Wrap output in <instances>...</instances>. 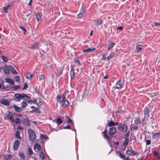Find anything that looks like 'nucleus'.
Here are the masks:
<instances>
[{
	"label": "nucleus",
	"mask_w": 160,
	"mask_h": 160,
	"mask_svg": "<svg viewBox=\"0 0 160 160\" xmlns=\"http://www.w3.org/2000/svg\"><path fill=\"white\" fill-rule=\"evenodd\" d=\"M20 143V142L19 140L16 139L15 140L13 147V148L14 151H16L18 150Z\"/></svg>",
	"instance_id": "obj_9"
},
{
	"label": "nucleus",
	"mask_w": 160,
	"mask_h": 160,
	"mask_svg": "<svg viewBox=\"0 0 160 160\" xmlns=\"http://www.w3.org/2000/svg\"><path fill=\"white\" fill-rule=\"evenodd\" d=\"M8 68L9 71H11L12 73L15 74H18V73L17 72V71L12 66L9 65Z\"/></svg>",
	"instance_id": "obj_15"
},
{
	"label": "nucleus",
	"mask_w": 160,
	"mask_h": 160,
	"mask_svg": "<svg viewBox=\"0 0 160 160\" xmlns=\"http://www.w3.org/2000/svg\"><path fill=\"white\" fill-rule=\"evenodd\" d=\"M2 58L3 61L5 62H7L8 61V59L5 56H2L1 57Z\"/></svg>",
	"instance_id": "obj_47"
},
{
	"label": "nucleus",
	"mask_w": 160,
	"mask_h": 160,
	"mask_svg": "<svg viewBox=\"0 0 160 160\" xmlns=\"http://www.w3.org/2000/svg\"><path fill=\"white\" fill-rule=\"evenodd\" d=\"M45 76L43 75H41L39 77V80H42L45 79Z\"/></svg>",
	"instance_id": "obj_55"
},
{
	"label": "nucleus",
	"mask_w": 160,
	"mask_h": 160,
	"mask_svg": "<svg viewBox=\"0 0 160 160\" xmlns=\"http://www.w3.org/2000/svg\"><path fill=\"white\" fill-rule=\"evenodd\" d=\"M18 154L20 156V157L22 159H24L25 158V156L23 152H20L18 153Z\"/></svg>",
	"instance_id": "obj_32"
},
{
	"label": "nucleus",
	"mask_w": 160,
	"mask_h": 160,
	"mask_svg": "<svg viewBox=\"0 0 160 160\" xmlns=\"http://www.w3.org/2000/svg\"><path fill=\"white\" fill-rule=\"evenodd\" d=\"M129 139L127 138H125L124 141L123 146L125 147H126L129 143Z\"/></svg>",
	"instance_id": "obj_29"
},
{
	"label": "nucleus",
	"mask_w": 160,
	"mask_h": 160,
	"mask_svg": "<svg viewBox=\"0 0 160 160\" xmlns=\"http://www.w3.org/2000/svg\"><path fill=\"white\" fill-rule=\"evenodd\" d=\"M19 28L24 32V34H25L26 32H27V29L26 28H25L22 26H19Z\"/></svg>",
	"instance_id": "obj_54"
},
{
	"label": "nucleus",
	"mask_w": 160,
	"mask_h": 160,
	"mask_svg": "<svg viewBox=\"0 0 160 160\" xmlns=\"http://www.w3.org/2000/svg\"><path fill=\"white\" fill-rule=\"evenodd\" d=\"M39 43L35 42L33 44L30 48L32 49H37L39 48Z\"/></svg>",
	"instance_id": "obj_16"
},
{
	"label": "nucleus",
	"mask_w": 160,
	"mask_h": 160,
	"mask_svg": "<svg viewBox=\"0 0 160 160\" xmlns=\"http://www.w3.org/2000/svg\"><path fill=\"white\" fill-rule=\"evenodd\" d=\"M30 98H27L25 99V102H27L28 103H30L31 102H32V100H30Z\"/></svg>",
	"instance_id": "obj_45"
},
{
	"label": "nucleus",
	"mask_w": 160,
	"mask_h": 160,
	"mask_svg": "<svg viewBox=\"0 0 160 160\" xmlns=\"http://www.w3.org/2000/svg\"><path fill=\"white\" fill-rule=\"evenodd\" d=\"M9 120L12 122L13 124V123H14V125H15V121L14 119L13 118L10 120Z\"/></svg>",
	"instance_id": "obj_62"
},
{
	"label": "nucleus",
	"mask_w": 160,
	"mask_h": 160,
	"mask_svg": "<svg viewBox=\"0 0 160 160\" xmlns=\"http://www.w3.org/2000/svg\"><path fill=\"white\" fill-rule=\"evenodd\" d=\"M15 122L16 124L19 123L20 122L21 120L19 118H17L15 119Z\"/></svg>",
	"instance_id": "obj_53"
},
{
	"label": "nucleus",
	"mask_w": 160,
	"mask_h": 160,
	"mask_svg": "<svg viewBox=\"0 0 160 160\" xmlns=\"http://www.w3.org/2000/svg\"><path fill=\"white\" fill-rule=\"evenodd\" d=\"M96 49V48H88L87 49L83 50L82 51L83 52H90L94 51Z\"/></svg>",
	"instance_id": "obj_25"
},
{
	"label": "nucleus",
	"mask_w": 160,
	"mask_h": 160,
	"mask_svg": "<svg viewBox=\"0 0 160 160\" xmlns=\"http://www.w3.org/2000/svg\"><path fill=\"white\" fill-rule=\"evenodd\" d=\"M25 76L27 78L31 79L34 76V75L32 73L27 72L25 74Z\"/></svg>",
	"instance_id": "obj_21"
},
{
	"label": "nucleus",
	"mask_w": 160,
	"mask_h": 160,
	"mask_svg": "<svg viewBox=\"0 0 160 160\" xmlns=\"http://www.w3.org/2000/svg\"><path fill=\"white\" fill-rule=\"evenodd\" d=\"M120 124L121 125H119L118 127V130L120 132L123 133L126 132L128 128L127 125L125 123L122 125L121 123Z\"/></svg>",
	"instance_id": "obj_3"
},
{
	"label": "nucleus",
	"mask_w": 160,
	"mask_h": 160,
	"mask_svg": "<svg viewBox=\"0 0 160 160\" xmlns=\"http://www.w3.org/2000/svg\"><path fill=\"white\" fill-rule=\"evenodd\" d=\"M14 79L15 81L17 82H18L20 81V78L18 76H14Z\"/></svg>",
	"instance_id": "obj_46"
},
{
	"label": "nucleus",
	"mask_w": 160,
	"mask_h": 160,
	"mask_svg": "<svg viewBox=\"0 0 160 160\" xmlns=\"http://www.w3.org/2000/svg\"><path fill=\"white\" fill-rule=\"evenodd\" d=\"M102 21L101 19H98L96 20V24L97 26L102 24Z\"/></svg>",
	"instance_id": "obj_36"
},
{
	"label": "nucleus",
	"mask_w": 160,
	"mask_h": 160,
	"mask_svg": "<svg viewBox=\"0 0 160 160\" xmlns=\"http://www.w3.org/2000/svg\"><path fill=\"white\" fill-rule=\"evenodd\" d=\"M154 154L156 157L160 158V153L159 152L155 151L154 152Z\"/></svg>",
	"instance_id": "obj_39"
},
{
	"label": "nucleus",
	"mask_w": 160,
	"mask_h": 160,
	"mask_svg": "<svg viewBox=\"0 0 160 160\" xmlns=\"http://www.w3.org/2000/svg\"><path fill=\"white\" fill-rule=\"evenodd\" d=\"M20 86L15 85L14 86H12V87L15 89H17L20 88Z\"/></svg>",
	"instance_id": "obj_61"
},
{
	"label": "nucleus",
	"mask_w": 160,
	"mask_h": 160,
	"mask_svg": "<svg viewBox=\"0 0 160 160\" xmlns=\"http://www.w3.org/2000/svg\"><path fill=\"white\" fill-rule=\"evenodd\" d=\"M108 126V125H107L106 126L104 130L102 132V133L103 134V136L104 138L106 140L109 141L111 140V139L109 136L106 134L107 132L108 128H107V127Z\"/></svg>",
	"instance_id": "obj_4"
},
{
	"label": "nucleus",
	"mask_w": 160,
	"mask_h": 160,
	"mask_svg": "<svg viewBox=\"0 0 160 160\" xmlns=\"http://www.w3.org/2000/svg\"><path fill=\"white\" fill-rule=\"evenodd\" d=\"M28 152L30 156L32 155L33 153V152L32 149L30 148H28Z\"/></svg>",
	"instance_id": "obj_48"
},
{
	"label": "nucleus",
	"mask_w": 160,
	"mask_h": 160,
	"mask_svg": "<svg viewBox=\"0 0 160 160\" xmlns=\"http://www.w3.org/2000/svg\"><path fill=\"white\" fill-rule=\"evenodd\" d=\"M126 153L128 155L132 156H135L136 155H138L139 154V152L133 150H130L128 148L126 151Z\"/></svg>",
	"instance_id": "obj_5"
},
{
	"label": "nucleus",
	"mask_w": 160,
	"mask_h": 160,
	"mask_svg": "<svg viewBox=\"0 0 160 160\" xmlns=\"http://www.w3.org/2000/svg\"><path fill=\"white\" fill-rule=\"evenodd\" d=\"M13 107L15 111L16 112H20L22 111V109L20 108L17 106L15 105H14Z\"/></svg>",
	"instance_id": "obj_27"
},
{
	"label": "nucleus",
	"mask_w": 160,
	"mask_h": 160,
	"mask_svg": "<svg viewBox=\"0 0 160 160\" xmlns=\"http://www.w3.org/2000/svg\"><path fill=\"white\" fill-rule=\"evenodd\" d=\"M116 152L117 153L119 154L120 158L122 159L123 160H129V157H127L126 158L125 155L122 154V152L121 151H117Z\"/></svg>",
	"instance_id": "obj_7"
},
{
	"label": "nucleus",
	"mask_w": 160,
	"mask_h": 160,
	"mask_svg": "<svg viewBox=\"0 0 160 160\" xmlns=\"http://www.w3.org/2000/svg\"><path fill=\"white\" fill-rule=\"evenodd\" d=\"M22 123L26 126L30 125V122L28 119L26 118H24L22 121Z\"/></svg>",
	"instance_id": "obj_11"
},
{
	"label": "nucleus",
	"mask_w": 160,
	"mask_h": 160,
	"mask_svg": "<svg viewBox=\"0 0 160 160\" xmlns=\"http://www.w3.org/2000/svg\"><path fill=\"white\" fill-rule=\"evenodd\" d=\"M83 16V14L82 13H80L78 14V17L80 18H81Z\"/></svg>",
	"instance_id": "obj_60"
},
{
	"label": "nucleus",
	"mask_w": 160,
	"mask_h": 160,
	"mask_svg": "<svg viewBox=\"0 0 160 160\" xmlns=\"http://www.w3.org/2000/svg\"><path fill=\"white\" fill-rule=\"evenodd\" d=\"M117 132L116 128L114 127H112L109 128V134L110 136H112Z\"/></svg>",
	"instance_id": "obj_8"
},
{
	"label": "nucleus",
	"mask_w": 160,
	"mask_h": 160,
	"mask_svg": "<svg viewBox=\"0 0 160 160\" xmlns=\"http://www.w3.org/2000/svg\"><path fill=\"white\" fill-rule=\"evenodd\" d=\"M36 18H37V21L38 22H39V21L41 19V17H40V14L38 13H37L36 14Z\"/></svg>",
	"instance_id": "obj_37"
},
{
	"label": "nucleus",
	"mask_w": 160,
	"mask_h": 160,
	"mask_svg": "<svg viewBox=\"0 0 160 160\" xmlns=\"http://www.w3.org/2000/svg\"><path fill=\"white\" fill-rule=\"evenodd\" d=\"M110 119V121L109 122V120L108 121V122L107 124V125L109 127H112L114 126V122L113 121L112 119L111 118Z\"/></svg>",
	"instance_id": "obj_26"
},
{
	"label": "nucleus",
	"mask_w": 160,
	"mask_h": 160,
	"mask_svg": "<svg viewBox=\"0 0 160 160\" xmlns=\"http://www.w3.org/2000/svg\"><path fill=\"white\" fill-rule=\"evenodd\" d=\"M65 120L67 122L71 123L72 125L74 124V123L73 121L70 119L68 116H66L65 117Z\"/></svg>",
	"instance_id": "obj_24"
},
{
	"label": "nucleus",
	"mask_w": 160,
	"mask_h": 160,
	"mask_svg": "<svg viewBox=\"0 0 160 160\" xmlns=\"http://www.w3.org/2000/svg\"><path fill=\"white\" fill-rule=\"evenodd\" d=\"M40 138L43 140L44 139H46V140H47V139L48 138V137L46 135H44L42 134H40Z\"/></svg>",
	"instance_id": "obj_34"
},
{
	"label": "nucleus",
	"mask_w": 160,
	"mask_h": 160,
	"mask_svg": "<svg viewBox=\"0 0 160 160\" xmlns=\"http://www.w3.org/2000/svg\"><path fill=\"white\" fill-rule=\"evenodd\" d=\"M28 88V86L27 83H25L24 85V86L22 88L23 90L25 89Z\"/></svg>",
	"instance_id": "obj_58"
},
{
	"label": "nucleus",
	"mask_w": 160,
	"mask_h": 160,
	"mask_svg": "<svg viewBox=\"0 0 160 160\" xmlns=\"http://www.w3.org/2000/svg\"><path fill=\"white\" fill-rule=\"evenodd\" d=\"M138 129V126L136 125H134L133 127H132L131 128L132 131H134V130H136Z\"/></svg>",
	"instance_id": "obj_49"
},
{
	"label": "nucleus",
	"mask_w": 160,
	"mask_h": 160,
	"mask_svg": "<svg viewBox=\"0 0 160 160\" xmlns=\"http://www.w3.org/2000/svg\"><path fill=\"white\" fill-rule=\"evenodd\" d=\"M144 111L145 118L149 117V113L150 111L149 108H148V107H146V108L144 109Z\"/></svg>",
	"instance_id": "obj_10"
},
{
	"label": "nucleus",
	"mask_w": 160,
	"mask_h": 160,
	"mask_svg": "<svg viewBox=\"0 0 160 160\" xmlns=\"http://www.w3.org/2000/svg\"><path fill=\"white\" fill-rule=\"evenodd\" d=\"M21 104L22 108L25 107L27 105V103L25 102H22Z\"/></svg>",
	"instance_id": "obj_50"
},
{
	"label": "nucleus",
	"mask_w": 160,
	"mask_h": 160,
	"mask_svg": "<svg viewBox=\"0 0 160 160\" xmlns=\"http://www.w3.org/2000/svg\"><path fill=\"white\" fill-rule=\"evenodd\" d=\"M107 54H108L107 53H105L103 54L102 55V60H105L106 58V56L107 55Z\"/></svg>",
	"instance_id": "obj_52"
},
{
	"label": "nucleus",
	"mask_w": 160,
	"mask_h": 160,
	"mask_svg": "<svg viewBox=\"0 0 160 160\" xmlns=\"http://www.w3.org/2000/svg\"><path fill=\"white\" fill-rule=\"evenodd\" d=\"M63 68H59L58 69L57 74L56 75L57 76L59 77L62 74L63 72Z\"/></svg>",
	"instance_id": "obj_23"
},
{
	"label": "nucleus",
	"mask_w": 160,
	"mask_h": 160,
	"mask_svg": "<svg viewBox=\"0 0 160 160\" xmlns=\"http://www.w3.org/2000/svg\"><path fill=\"white\" fill-rule=\"evenodd\" d=\"M62 107L65 108L67 107L69 105V103L68 101L66 100H65L61 104Z\"/></svg>",
	"instance_id": "obj_20"
},
{
	"label": "nucleus",
	"mask_w": 160,
	"mask_h": 160,
	"mask_svg": "<svg viewBox=\"0 0 160 160\" xmlns=\"http://www.w3.org/2000/svg\"><path fill=\"white\" fill-rule=\"evenodd\" d=\"M63 128L64 129H71V127L68 124L66 126L64 127Z\"/></svg>",
	"instance_id": "obj_57"
},
{
	"label": "nucleus",
	"mask_w": 160,
	"mask_h": 160,
	"mask_svg": "<svg viewBox=\"0 0 160 160\" xmlns=\"http://www.w3.org/2000/svg\"><path fill=\"white\" fill-rule=\"evenodd\" d=\"M13 156L10 155H7L4 157V159L6 160H11Z\"/></svg>",
	"instance_id": "obj_30"
},
{
	"label": "nucleus",
	"mask_w": 160,
	"mask_h": 160,
	"mask_svg": "<svg viewBox=\"0 0 160 160\" xmlns=\"http://www.w3.org/2000/svg\"><path fill=\"white\" fill-rule=\"evenodd\" d=\"M130 132L128 131V132L127 133L125 134V136L126 137H128L129 136Z\"/></svg>",
	"instance_id": "obj_64"
},
{
	"label": "nucleus",
	"mask_w": 160,
	"mask_h": 160,
	"mask_svg": "<svg viewBox=\"0 0 160 160\" xmlns=\"http://www.w3.org/2000/svg\"><path fill=\"white\" fill-rule=\"evenodd\" d=\"M123 28H124L123 27H122V26H119V27H117V29H119L121 30H122L123 29Z\"/></svg>",
	"instance_id": "obj_63"
},
{
	"label": "nucleus",
	"mask_w": 160,
	"mask_h": 160,
	"mask_svg": "<svg viewBox=\"0 0 160 160\" xmlns=\"http://www.w3.org/2000/svg\"><path fill=\"white\" fill-rule=\"evenodd\" d=\"M25 97L29 98H31L30 97L28 96L27 94L24 93H16L15 94V97L13 98V100L16 102H19L21 99H22Z\"/></svg>",
	"instance_id": "obj_1"
},
{
	"label": "nucleus",
	"mask_w": 160,
	"mask_h": 160,
	"mask_svg": "<svg viewBox=\"0 0 160 160\" xmlns=\"http://www.w3.org/2000/svg\"><path fill=\"white\" fill-rule=\"evenodd\" d=\"M10 6V5H8L5 7H4L3 8V10L5 12V13L8 12L7 10L8 9V8Z\"/></svg>",
	"instance_id": "obj_41"
},
{
	"label": "nucleus",
	"mask_w": 160,
	"mask_h": 160,
	"mask_svg": "<svg viewBox=\"0 0 160 160\" xmlns=\"http://www.w3.org/2000/svg\"><path fill=\"white\" fill-rule=\"evenodd\" d=\"M0 102L5 105H6V106H8L10 105V103L7 100H5L4 99H2L0 101Z\"/></svg>",
	"instance_id": "obj_13"
},
{
	"label": "nucleus",
	"mask_w": 160,
	"mask_h": 160,
	"mask_svg": "<svg viewBox=\"0 0 160 160\" xmlns=\"http://www.w3.org/2000/svg\"><path fill=\"white\" fill-rule=\"evenodd\" d=\"M12 118L13 116L12 115V112H10L9 113V114L7 115V118L9 120Z\"/></svg>",
	"instance_id": "obj_38"
},
{
	"label": "nucleus",
	"mask_w": 160,
	"mask_h": 160,
	"mask_svg": "<svg viewBox=\"0 0 160 160\" xmlns=\"http://www.w3.org/2000/svg\"><path fill=\"white\" fill-rule=\"evenodd\" d=\"M34 148L35 149L37 148L38 151H39L41 150V145L38 143L36 142L34 146Z\"/></svg>",
	"instance_id": "obj_18"
},
{
	"label": "nucleus",
	"mask_w": 160,
	"mask_h": 160,
	"mask_svg": "<svg viewBox=\"0 0 160 160\" xmlns=\"http://www.w3.org/2000/svg\"><path fill=\"white\" fill-rule=\"evenodd\" d=\"M31 108L33 109L32 111H31V112H34V111H36L37 110V109H38L37 108L34 107L33 106H31Z\"/></svg>",
	"instance_id": "obj_51"
},
{
	"label": "nucleus",
	"mask_w": 160,
	"mask_h": 160,
	"mask_svg": "<svg viewBox=\"0 0 160 160\" xmlns=\"http://www.w3.org/2000/svg\"><path fill=\"white\" fill-rule=\"evenodd\" d=\"M146 142L147 145H149L151 143V141L149 140H146Z\"/></svg>",
	"instance_id": "obj_59"
},
{
	"label": "nucleus",
	"mask_w": 160,
	"mask_h": 160,
	"mask_svg": "<svg viewBox=\"0 0 160 160\" xmlns=\"http://www.w3.org/2000/svg\"><path fill=\"white\" fill-rule=\"evenodd\" d=\"M39 156L43 160H46V158L45 157V156L43 153V152L42 151H40L39 152Z\"/></svg>",
	"instance_id": "obj_28"
},
{
	"label": "nucleus",
	"mask_w": 160,
	"mask_h": 160,
	"mask_svg": "<svg viewBox=\"0 0 160 160\" xmlns=\"http://www.w3.org/2000/svg\"><path fill=\"white\" fill-rule=\"evenodd\" d=\"M122 85V83L120 80L118 81L116 84V87L117 88H121Z\"/></svg>",
	"instance_id": "obj_19"
},
{
	"label": "nucleus",
	"mask_w": 160,
	"mask_h": 160,
	"mask_svg": "<svg viewBox=\"0 0 160 160\" xmlns=\"http://www.w3.org/2000/svg\"><path fill=\"white\" fill-rule=\"evenodd\" d=\"M5 80L6 82L9 83L12 85H14V81L12 79L8 78H6Z\"/></svg>",
	"instance_id": "obj_22"
},
{
	"label": "nucleus",
	"mask_w": 160,
	"mask_h": 160,
	"mask_svg": "<svg viewBox=\"0 0 160 160\" xmlns=\"http://www.w3.org/2000/svg\"><path fill=\"white\" fill-rule=\"evenodd\" d=\"M20 132L18 130H17L16 131V134L15 135V138H18L19 139H21V138L20 136Z\"/></svg>",
	"instance_id": "obj_31"
},
{
	"label": "nucleus",
	"mask_w": 160,
	"mask_h": 160,
	"mask_svg": "<svg viewBox=\"0 0 160 160\" xmlns=\"http://www.w3.org/2000/svg\"><path fill=\"white\" fill-rule=\"evenodd\" d=\"M115 53L114 52H113L112 53L110 54L109 56H108L107 57V60H109L111 58L114 57V56L115 55Z\"/></svg>",
	"instance_id": "obj_33"
},
{
	"label": "nucleus",
	"mask_w": 160,
	"mask_h": 160,
	"mask_svg": "<svg viewBox=\"0 0 160 160\" xmlns=\"http://www.w3.org/2000/svg\"><path fill=\"white\" fill-rule=\"evenodd\" d=\"M56 122L57 124L59 125H60L62 122V120L60 118H58L56 120Z\"/></svg>",
	"instance_id": "obj_35"
},
{
	"label": "nucleus",
	"mask_w": 160,
	"mask_h": 160,
	"mask_svg": "<svg viewBox=\"0 0 160 160\" xmlns=\"http://www.w3.org/2000/svg\"><path fill=\"white\" fill-rule=\"evenodd\" d=\"M115 45V44L114 42H112L109 44L108 47V50L110 49L111 48Z\"/></svg>",
	"instance_id": "obj_40"
},
{
	"label": "nucleus",
	"mask_w": 160,
	"mask_h": 160,
	"mask_svg": "<svg viewBox=\"0 0 160 160\" xmlns=\"http://www.w3.org/2000/svg\"><path fill=\"white\" fill-rule=\"evenodd\" d=\"M75 62L76 63H77L78 65V66H80L81 65L80 62L78 59L75 60Z\"/></svg>",
	"instance_id": "obj_56"
},
{
	"label": "nucleus",
	"mask_w": 160,
	"mask_h": 160,
	"mask_svg": "<svg viewBox=\"0 0 160 160\" xmlns=\"http://www.w3.org/2000/svg\"><path fill=\"white\" fill-rule=\"evenodd\" d=\"M3 70L4 73L6 74H9L10 73L9 70V69L7 65H5L3 68Z\"/></svg>",
	"instance_id": "obj_12"
},
{
	"label": "nucleus",
	"mask_w": 160,
	"mask_h": 160,
	"mask_svg": "<svg viewBox=\"0 0 160 160\" xmlns=\"http://www.w3.org/2000/svg\"><path fill=\"white\" fill-rule=\"evenodd\" d=\"M28 133L30 140L32 142H34L35 141L36 138L35 132L32 129H29L28 130Z\"/></svg>",
	"instance_id": "obj_2"
},
{
	"label": "nucleus",
	"mask_w": 160,
	"mask_h": 160,
	"mask_svg": "<svg viewBox=\"0 0 160 160\" xmlns=\"http://www.w3.org/2000/svg\"><path fill=\"white\" fill-rule=\"evenodd\" d=\"M70 76L71 80L74 78L75 76L74 69L72 68L71 69L70 71Z\"/></svg>",
	"instance_id": "obj_17"
},
{
	"label": "nucleus",
	"mask_w": 160,
	"mask_h": 160,
	"mask_svg": "<svg viewBox=\"0 0 160 160\" xmlns=\"http://www.w3.org/2000/svg\"><path fill=\"white\" fill-rule=\"evenodd\" d=\"M39 100L38 102H37V105L38 106H41L42 105V103L41 102V98H39L38 99Z\"/></svg>",
	"instance_id": "obj_43"
},
{
	"label": "nucleus",
	"mask_w": 160,
	"mask_h": 160,
	"mask_svg": "<svg viewBox=\"0 0 160 160\" xmlns=\"http://www.w3.org/2000/svg\"><path fill=\"white\" fill-rule=\"evenodd\" d=\"M57 100L59 101L61 104L65 100H66V96L64 94L62 95L60 94L57 95Z\"/></svg>",
	"instance_id": "obj_6"
},
{
	"label": "nucleus",
	"mask_w": 160,
	"mask_h": 160,
	"mask_svg": "<svg viewBox=\"0 0 160 160\" xmlns=\"http://www.w3.org/2000/svg\"><path fill=\"white\" fill-rule=\"evenodd\" d=\"M152 133L153 134L152 136V138H155L156 139H158L160 137V130L158 132L156 133H154L152 132Z\"/></svg>",
	"instance_id": "obj_14"
},
{
	"label": "nucleus",
	"mask_w": 160,
	"mask_h": 160,
	"mask_svg": "<svg viewBox=\"0 0 160 160\" xmlns=\"http://www.w3.org/2000/svg\"><path fill=\"white\" fill-rule=\"evenodd\" d=\"M134 123L137 124H139L141 123V121L140 120V118H137L134 121Z\"/></svg>",
	"instance_id": "obj_42"
},
{
	"label": "nucleus",
	"mask_w": 160,
	"mask_h": 160,
	"mask_svg": "<svg viewBox=\"0 0 160 160\" xmlns=\"http://www.w3.org/2000/svg\"><path fill=\"white\" fill-rule=\"evenodd\" d=\"M142 45L139 44L138 46V51L137 52L140 51L142 48Z\"/></svg>",
	"instance_id": "obj_44"
}]
</instances>
